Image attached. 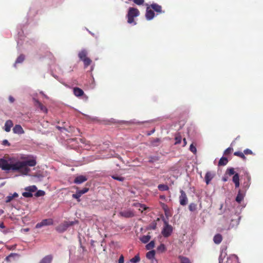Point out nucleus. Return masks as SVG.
<instances>
[{
	"label": "nucleus",
	"mask_w": 263,
	"mask_h": 263,
	"mask_svg": "<svg viewBox=\"0 0 263 263\" xmlns=\"http://www.w3.org/2000/svg\"><path fill=\"white\" fill-rule=\"evenodd\" d=\"M155 247V242L154 240L151 241L149 243L146 245V249L148 250H150L154 248Z\"/></svg>",
	"instance_id": "nucleus-31"
},
{
	"label": "nucleus",
	"mask_w": 263,
	"mask_h": 263,
	"mask_svg": "<svg viewBox=\"0 0 263 263\" xmlns=\"http://www.w3.org/2000/svg\"><path fill=\"white\" fill-rule=\"evenodd\" d=\"M158 188L160 191H167L169 189L167 185L162 184L158 185Z\"/></svg>",
	"instance_id": "nucleus-29"
},
{
	"label": "nucleus",
	"mask_w": 263,
	"mask_h": 263,
	"mask_svg": "<svg viewBox=\"0 0 263 263\" xmlns=\"http://www.w3.org/2000/svg\"><path fill=\"white\" fill-rule=\"evenodd\" d=\"M234 155L235 156H238V157H240L241 158H242L243 160H245L246 159V157H245L244 153L241 152H240V151L235 152L234 153Z\"/></svg>",
	"instance_id": "nucleus-30"
},
{
	"label": "nucleus",
	"mask_w": 263,
	"mask_h": 263,
	"mask_svg": "<svg viewBox=\"0 0 263 263\" xmlns=\"http://www.w3.org/2000/svg\"><path fill=\"white\" fill-rule=\"evenodd\" d=\"M112 178L115 180H118L120 181H122L124 180L123 177H121V176H115V175L112 176Z\"/></svg>",
	"instance_id": "nucleus-42"
},
{
	"label": "nucleus",
	"mask_w": 263,
	"mask_h": 263,
	"mask_svg": "<svg viewBox=\"0 0 263 263\" xmlns=\"http://www.w3.org/2000/svg\"><path fill=\"white\" fill-rule=\"evenodd\" d=\"M175 144H179L181 141V137L180 136H176L175 138Z\"/></svg>",
	"instance_id": "nucleus-47"
},
{
	"label": "nucleus",
	"mask_w": 263,
	"mask_h": 263,
	"mask_svg": "<svg viewBox=\"0 0 263 263\" xmlns=\"http://www.w3.org/2000/svg\"><path fill=\"white\" fill-rule=\"evenodd\" d=\"M147 135H148V136H150V135H151V133H148Z\"/></svg>",
	"instance_id": "nucleus-57"
},
{
	"label": "nucleus",
	"mask_w": 263,
	"mask_h": 263,
	"mask_svg": "<svg viewBox=\"0 0 263 263\" xmlns=\"http://www.w3.org/2000/svg\"><path fill=\"white\" fill-rule=\"evenodd\" d=\"M120 216L125 218L133 217L135 216V213L133 210L130 209H127L123 210L119 213Z\"/></svg>",
	"instance_id": "nucleus-5"
},
{
	"label": "nucleus",
	"mask_w": 263,
	"mask_h": 263,
	"mask_svg": "<svg viewBox=\"0 0 263 263\" xmlns=\"http://www.w3.org/2000/svg\"><path fill=\"white\" fill-rule=\"evenodd\" d=\"M248 182H245L244 183V184H243V187L245 188V190L246 191L248 189H249V186H250V182H249V181H250V176H248Z\"/></svg>",
	"instance_id": "nucleus-40"
},
{
	"label": "nucleus",
	"mask_w": 263,
	"mask_h": 263,
	"mask_svg": "<svg viewBox=\"0 0 263 263\" xmlns=\"http://www.w3.org/2000/svg\"><path fill=\"white\" fill-rule=\"evenodd\" d=\"M140 260V258L139 255H137L134 257L131 258L126 263H137V262H139Z\"/></svg>",
	"instance_id": "nucleus-24"
},
{
	"label": "nucleus",
	"mask_w": 263,
	"mask_h": 263,
	"mask_svg": "<svg viewBox=\"0 0 263 263\" xmlns=\"http://www.w3.org/2000/svg\"><path fill=\"white\" fill-rule=\"evenodd\" d=\"M2 144H3V145H4L5 146H9L10 145L9 142L7 140H4L2 142Z\"/></svg>",
	"instance_id": "nucleus-49"
},
{
	"label": "nucleus",
	"mask_w": 263,
	"mask_h": 263,
	"mask_svg": "<svg viewBox=\"0 0 263 263\" xmlns=\"http://www.w3.org/2000/svg\"><path fill=\"white\" fill-rule=\"evenodd\" d=\"M77 222L78 221L77 220L72 221H64L56 228V230L59 232L62 233L65 231L68 227L73 225L75 223H77Z\"/></svg>",
	"instance_id": "nucleus-4"
},
{
	"label": "nucleus",
	"mask_w": 263,
	"mask_h": 263,
	"mask_svg": "<svg viewBox=\"0 0 263 263\" xmlns=\"http://www.w3.org/2000/svg\"><path fill=\"white\" fill-rule=\"evenodd\" d=\"M23 231L25 232H27L29 231V228H25V229H24L23 230Z\"/></svg>",
	"instance_id": "nucleus-53"
},
{
	"label": "nucleus",
	"mask_w": 263,
	"mask_h": 263,
	"mask_svg": "<svg viewBox=\"0 0 263 263\" xmlns=\"http://www.w3.org/2000/svg\"><path fill=\"white\" fill-rule=\"evenodd\" d=\"M82 61L84 62L85 68L87 67L92 62V61L88 57L86 59H84Z\"/></svg>",
	"instance_id": "nucleus-28"
},
{
	"label": "nucleus",
	"mask_w": 263,
	"mask_h": 263,
	"mask_svg": "<svg viewBox=\"0 0 263 263\" xmlns=\"http://www.w3.org/2000/svg\"><path fill=\"white\" fill-rule=\"evenodd\" d=\"M154 12L150 9L149 7H147L146 8V12L145 14V17L147 20H151L154 17Z\"/></svg>",
	"instance_id": "nucleus-12"
},
{
	"label": "nucleus",
	"mask_w": 263,
	"mask_h": 263,
	"mask_svg": "<svg viewBox=\"0 0 263 263\" xmlns=\"http://www.w3.org/2000/svg\"><path fill=\"white\" fill-rule=\"evenodd\" d=\"M151 132H155V129H153Z\"/></svg>",
	"instance_id": "nucleus-58"
},
{
	"label": "nucleus",
	"mask_w": 263,
	"mask_h": 263,
	"mask_svg": "<svg viewBox=\"0 0 263 263\" xmlns=\"http://www.w3.org/2000/svg\"><path fill=\"white\" fill-rule=\"evenodd\" d=\"M73 91L74 95L78 97H81L84 94L83 90L79 87L73 88Z\"/></svg>",
	"instance_id": "nucleus-14"
},
{
	"label": "nucleus",
	"mask_w": 263,
	"mask_h": 263,
	"mask_svg": "<svg viewBox=\"0 0 263 263\" xmlns=\"http://www.w3.org/2000/svg\"><path fill=\"white\" fill-rule=\"evenodd\" d=\"M0 228H1V229L5 228V226L3 222H0Z\"/></svg>",
	"instance_id": "nucleus-52"
},
{
	"label": "nucleus",
	"mask_w": 263,
	"mask_h": 263,
	"mask_svg": "<svg viewBox=\"0 0 263 263\" xmlns=\"http://www.w3.org/2000/svg\"><path fill=\"white\" fill-rule=\"evenodd\" d=\"M140 15V11L137 8L134 7H129L127 14H126V17L127 18V23L130 24H133L134 25H136V22L134 18Z\"/></svg>",
	"instance_id": "nucleus-2"
},
{
	"label": "nucleus",
	"mask_w": 263,
	"mask_h": 263,
	"mask_svg": "<svg viewBox=\"0 0 263 263\" xmlns=\"http://www.w3.org/2000/svg\"><path fill=\"white\" fill-rule=\"evenodd\" d=\"M18 197V194L15 192L13 194H9V195L6 197V202H10L14 198Z\"/></svg>",
	"instance_id": "nucleus-16"
},
{
	"label": "nucleus",
	"mask_w": 263,
	"mask_h": 263,
	"mask_svg": "<svg viewBox=\"0 0 263 263\" xmlns=\"http://www.w3.org/2000/svg\"><path fill=\"white\" fill-rule=\"evenodd\" d=\"M189 210L191 212H194L197 209V204L194 203H191L189 206Z\"/></svg>",
	"instance_id": "nucleus-32"
},
{
	"label": "nucleus",
	"mask_w": 263,
	"mask_h": 263,
	"mask_svg": "<svg viewBox=\"0 0 263 263\" xmlns=\"http://www.w3.org/2000/svg\"><path fill=\"white\" fill-rule=\"evenodd\" d=\"M52 224L53 220L52 219H45L43 220L41 222L37 223L35 226V228L39 229L44 226L52 225Z\"/></svg>",
	"instance_id": "nucleus-6"
},
{
	"label": "nucleus",
	"mask_w": 263,
	"mask_h": 263,
	"mask_svg": "<svg viewBox=\"0 0 263 263\" xmlns=\"http://www.w3.org/2000/svg\"><path fill=\"white\" fill-rule=\"evenodd\" d=\"M233 182H236L239 181V176L238 173H236L233 177Z\"/></svg>",
	"instance_id": "nucleus-37"
},
{
	"label": "nucleus",
	"mask_w": 263,
	"mask_h": 263,
	"mask_svg": "<svg viewBox=\"0 0 263 263\" xmlns=\"http://www.w3.org/2000/svg\"><path fill=\"white\" fill-rule=\"evenodd\" d=\"M87 178L86 176L83 175H79L76 177L74 180V183L76 184H81L86 181Z\"/></svg>",
	"instance_id": "nucleus-10"
},
{
	"label": "nucleus",
	"mask_w": 263,
	"mask_h": 263,
	"mask_svg": "<svg viewBox=\"0 0 263 263\" xmlns=\"http://www.w3.org/2000/svg\"><path fill=\"white\" fill-rule=\"evenodd\" d=\"M133 1L138 5H143L144 2V0H133Z\"/></svg>",
	"instance_id": "nucleus-43"
},
{
	"label": "nucleus",
	"mask_w": 263,
	"mask_h": 263,
	"mask_svg": "<svg viewBox=\"0 0 263 263\" xmlns=\"http://www.w3.org/2000/svg\"><path fill=\"white\" fill-rule=\"evenodd\" d=\"M214 242L216 244L220 243L222 241V236L220 234L216 235L213 238Z\"/></svg>",
	"instance_id": "nucleus-23"
},
{
	"label": "nucleus",
	"mask_w": 263,
	"mask_h": 263,
	"mask_svg": "<svg viewBox=\"0 0 263 263\" xmlns=\"http://www.w3.org/2000/svg\"><path fill=\"white\" fill-rule=\"evenodd\" d=\"M228 162V160L227 158L224 157H222L218 162V165L220 166L226 165Z\"/></svg>",
	"instance_id": "nucleus-22"
},
{
	"label": "nucleus",
	"mask_w": 263,
	"mask_h": 263,
	"mask_svg": "<svg viewBox=\"0 0 263 263\" xmlns=\"http://www.w3.org/2000/svg\"><path fill=\"white\" fill-rule=\"evenodd\" d=\"M214 177V174L210 172H208L205 176V181L206 184H209Z\"/></svg>",
	"instance_id": "nucleus-17"
},
{
	"label": "nucleus",
	"mask_w": 263,
	"mask_h": 263,
	"mask_svg": "<svg viewBox=\"0 0 263 263\" xmlns=\"http://www.w3.org/2000/svg\"><path fill=\"white\" fill-rule=\"evenodd\" d=\"M22 195L24 197H26V198H30V197H32V196H33V194L32 193H30L27 191H25L24 192H23L22 193Z\"/></svg>",
	"instance_id": "nucleus-38"
},
{
	"label": "nucleus",
	"mask_w": 263,
	"mask_h": 263,
	"mask_svg": "<svg viewBox=\"0 0 263 263\" xmlns=\"http://www.w3.org/2000/svg\"><path fill=\"white\" fill-rule=\"evenodd\" d=\"M244 155H252L253 154V152L250 149H246L243 151Z\"/></svg>",
	"instance_id": "nucleus-46"
},
{
	"label": "nucleus",
	"mask_w": 263,
	"mask_h": 263,
	"mask_svg": "<svg viewBox=\"0 0 263 263\" xmlns=\"http://www.w3.org/2000/svg\"><path fill=\"white\" fill-rule=\"evenodd\" d=\"M227 173L230 175H235L234 169L233 167L228 168L227 170Z\"/></svg>",
	"instance_id": "nucleus-35"
},
{
	"label": "nucleus",
	"mask_w": 263,
	"mask_h": 263,
	"mask_svg": "<svg viewBox=\"0 0 263 263\" xmlns=\"http://www.w3.org/2000/svg\"><path fill=\"white\" fill-rule=\"evenodd\" d=\"M53 259V256L51 254L44 256L39 263H51Z\"/></svg>",
	"instance_id": "nucleus-11"
},
{
	"label": "nucleus",
	"mask_w": 263,
	"mask_h": 263,
	"mask_svg": "<svg viewBox=\"0 0 263 263\" xmlns=\"http://www.w3.org/2000/svg\"><path fill=\"white\" fill-rule=\"evenodd\" d=\"M24 55L23 54L20 55L16 60L15 62L14 63V66L15 67L17 64L22 63L24 61Z\"/></svg>",
	"instance_id": "nucleus-27"
},
{
	"label": "nucleus",
	"mask_w": 263,
	"mask_h": 263,
	"mask_svg": "<svg viewBox=\"0 0 263 263\" xmlns=\"http://www.w3.org/2000/svg\"><path fill=\"white\" fill-rule=\"evenodd\" d=\"M44 195L45 192L42 190H39L35 194V196L36 197H41L44 196Z\"/></svg>",
	"instance_id": "nucleus-36"
},
{
	"label": "nucleus",
	"mask_w": 263,
	"mask_h": 263,
	"mask_svg": "<svg viewBox=\"0 0 263 263\" xmlns=\"http://www.w3.org/2000/svg\"><path fill=\"white\" fill-rule=\"evenodd\" d=\"M124 258L123 255H121L119 259L118 263H124Z\"/></svg>",
	"instance_id": "nucleus-48"
},
{
	"label": "nucleus",
	"mask_w": 263,
	"mask_h": 263,
	"mask_svg": "<svg viewBox=\"0 0 263 263\" xmlns=\"http://www.w3.org/2000/svg\"><path fill=\"white\" fill-rule=\"evenodd\" d=\"M133 205L134 206H136L139 209V211H141L142 212L146 210L148 208L144 204H140L139 203H134Z\"/></svg>",
	"instance_id": "nucleus-20"
},
{
	"label": "nucleus",
	"mask_w": 263,
	"mask_h": 263,
	"mask_svg": "<svg viewBox=\"0 0 263 263\" xmlns=\"http://www.w3.org/2000/svg\"><path fill=\"white\" fill-rule=\"evenodd\" d=\"M234 184H235V187H238L239 186V182H234Z\"/></svg>",
	"instance_id": "nucleus-51"
},
{
	"label": "nucleus",
	"mask_w": 263,
	"mask_h": 263,
	"mask_svg": "<svg viewBox=\"0 0 263 263\" xmlns=\"http://www.w3.org/2000/svg\"><path fill=\"white\" fill-rule=\"evenodd\" d=\"M34 105L36 107L39 108L41 111L44 113H47V108L46 106L43 105L39 100L34 99Z\"/></svg>",
	"instance_id": "nucleus-9"
},
{
	"label": "nucleus",
	"mask_w": 263,
	"mask_h": 263,
	"mask_svg": "<svg viewBox=\"0 0 263 263\" xmlns=\"http://www.w3.org/2000/svg\"><path fill=\"white\" fill-rule=\"evenodd\" d=\"M155 255V251L154 250H152L146 253V256L149 259H153L154 258Z\"/></svg>",
	"instance_id": "nucleus-25"
},
{
	"label": "nucleus",
	"mask_w": 263,
	"mask_h": 263,
	"mask_svg": "<svg viewBox=\"0 0 263 263\" xmlns=\"http://www.w3.org/2000/svg\"><path fill=\"white\" fill-rule=\"evenodd\" d=\"M36 164L34 157L20 161L14 157L0 159V168L6 172H19L22 175L27 176L30 172L28 166H34Z\"/></svg>",
	"instance_id": "nucleus-1"
},
{
	"label": "nucleus",
	"mask_w": 263,
	"mask_h": 263,
	"mask_svg": "<svg viewBox=\"0 0 263 263\" xmlns=\"http://www.w3.org/2000/svg\"><path fill=\"white\" fill-rule=\"evenodd\" d=\"M165 246L163 244H161L158 247V251H160L161 252H163L164 251H165Z\"/></svg>",
	"instance_id": "nucleus-45"
},
{
	"label": "nucleus",
	"mask_w": 263,
	"mask_h": 263,
	"mask_svg": "<svg viewBox=\"0 0 263 263\" xmlns=\"http://www.w3.org/2000/svg\"><path fill=\"white\" fill-rule=\"evenodd\" d=\"M13 124L11 120H8L6 121L4 125V129L6 132H10L11 127L13 126Z\"/></svg>",
	"instance_id": "nucleus-15"
},
{
	"label": "nucleus",
	"mask_w": 263,
	"mask_h": 263,
	"mask_svg": "<svg viewBox=\"0 0 263 263\" xmlns=\"http://www.w3.org/2000/svg\"><path fill=\"white\" fill-rule=\"evenodd\" d=\"M222 180H223V181L226 182V181H227V179L226 178H223L222 179Z\"/></svg>",
	"instance_id": "nucleus-56"
},
{
	"label": "nucleus",
	"mask_w": 263,
	"mask_h": 263,
	"mask_svg": "<svg viewBox=\"0 0 263 263\" xmlns=\"http://www.w3.org/2000/svg\"><path fill=\"white\" fill-rule=\"evenodd\" d=\"M18 255L16 253H11L9 255L6 257V260L8 261H10L11 260V258L14 256H17Z\"/></svg>",
	"instance_id": "nucleus-39"
},
{
	"label": "nucleus",
	"mask_w": 263,
	"mask_h": 263,
	"mask_svg": "<svg viewBox=\"0 0 263 263\" xmlns=\"http://www.w3.org/2000/svg\"><path fill=\"white\" fill-rule=\"evenodd\" d=\"M37 190V187L35 185H31L25 188V191L30 193H33Z\"/></svg>",
	"instance_id": "nucleus-21"
},
{
	"label": "nucleus",
	"mask_w": 263,
	"mask_h": 263,
	"mask_svg": "<svg viewBox=\"0 0 263 263\" xmlns=\"http://www.w3.org/2000/svg\"><path fill=\"white\" fill-rule=\"evenodd\" d=\"M179 259L181 263H191L190 259L187 257L179 256Z\"/></svg>",
	"instance_id": "nucleus-33"
},
{
	"label": "nucleus",
	"mask_w": 263,
	"mask_h": 263,
	"mask_svg": "<svg viewBox=\"0 0 263 263\" xmlns=\"http://www.w3.org/2000/svg\"><path fill=\"white\" fill-rule=\"evenodd\" d=\"M180 196H179V202L181 205H185L187 203V197L184 191L180 190Z\"/></svg>",
	"instance_id": "nucleus-7"
},
{
	"label": "nucleus",
	"mask_w": 263,
	"mask_h": 263,
	"mask_svg": "<svg viewBox=\"0 0 263 263\" xmlns=\"http://www.w3.org/2000/svg\"><path fill=\"white\" fill-rule=\"evenodd\" d=\"M163 222L164 226L161 233L164 237H167L171 235L173 232V227L168 224L167 220L164 219Z\"/></svg>",
	"instance_id": "nucleus-3"
},
{
	"label": "nucleus",
	"mask_w": 263,
	"mask_h": 263,
	"mask_svg": "<svg viewBox=\"0 0 263 263\" xmlns=\"http://www.w3.org/2000/svg\"><path fill=\"white\" fill-rule=\"evenodd\" d=\"M88 191V189L85 187L81 190L77 191L76 194L72 195V197L77 199L78 201H80V197L84 194L87 193Z\"/></svg>",
	"instance_id": "nucleus-8"
},
{
	"label": "nucleus",
	"mask_w": 263,
	"mask_h": 263,
	"mask_svg": "<svg viewBox=\"0 0 263 263\" xmlns=\"http://www.w3.org/2000/svg\"><path fill=\"white\" fill-rule=\"evenodd\" d=\"M183 141H184V146L186 144V140L185 138L183 139Z\"/></svg>",
	"instance_id": "nucleus-55"
},
{
	"label": "nucleus",
	"mask_w": 263,
	"mask_h": 263,
	"mask_svg": "<svg viewBox=\"0 0 263 263\" xmlns=\"http://www.w3.org/2000/svg\"><path fill=\"white\" fill-rule=\"evenodd\" d=\"M233 151V148L232 147H228L227 148L224 152V155H228L230 154Z\"/></svg>",
	"instance_id": "nucleus-44"
},
{
	"label": "nucleus",
	"mask_w": 263,
	"mask_h": 263,
	"mask_svg": "<svg viewBox=\"0 0 263 263\" xmlns=\"http://www.w3.org/2000/svg\"><path fill=\"white\" fill-rule=\"evenodd\" d=\"M245 195V192H242L240 190H239L237 195L236 197V199H235L236 201L238 203H240L243 200Z\"/></svg>",
	"instance_id": "nucleus-13"
},
{
	"label": "nucleus",
	"mask_w": 263,
	"mask_h": 263,
	"mask_svg": "<svg viewBox=\"0 0 263 263\" xmlns=\"http://www.w3.org/2000/svg\"><path fill=\"white\" fill-rule=\"evenodd\" d=\"M87 55V51L85 49H83L80 51L78 53V57L81 61H83L84 59H86Z\"/></svg>",
	"instance_id": "nucleus-18"
},
{
	"label": "nucleus",
	"mask_w": 263,
	"mask_h": 263,
	"mask_svg": "<svg viewBox=\"0 0 263 263\" xmlns=\"http://www.w3.org/2000/svg\"><path fill=\"white\" fill-rule=\"evenodd\" d=\"M151 7L157 12H158V13L162 12L161 6L157 4H152L151 5Z\"/></svg>",
	"instance_id": "nucleus-19"
},
{
	"label": "nucleus",
	"mask_w": 263,
	"mask_h": 263,
	"mask_svg": "<svg viewBox=\"0 0 263 263\" xmlns=\"http://www.w3.org/2000/svg\"><path fill=\"white\" fill-rule=\"evenodd\" d=\"M13 132H24V130L20 125L17 124L13 127Z\"/></svg>",
	"instance_id": "nucleus-34"
},
{
	"label": "nucleus",
	"mask_w": 263,
	"mask_h": 263,
	"mask_svg": "<svg viewBox=\"0 0 263 263\" xmlns=\"http://www.w3.org/2000/svg\"><path fill=\"white\" fill-rule=\"evenodd\" d=\"M190 150L194 154L196 153L197 149L196 147L193 145V144H191L190 146Z\"/></svg>",
	"instance_id": "nucleus-41"
},
{
	"label": "nucleus",
	"mask_w": 263,
	"mask_h": 263,
	"mask_svg": "<svg viewBox=\"0 0 263 263\" xmlns=\"http://www.w3.org/2000/svg\"><path fill=\"white\" fill-rule=\"evenodd\" d=\"M151 236L147 235H144V236H143L142 237H141L140 238V240L144 243H147V242H148L149 241V240L151 239Z\"/></svg>",
	"instance_id": "nucleus-26"
},
{
	"label": "nucleus",
	"mask_w": 263,
	"mask_h": 263,
	"mask_svg": "<svg viewBox=\"0 0 263 263\" xmlns=\"http://www.w3.org/2000/svg\"><path fill=\"white\" fill-rule=\"evenodd\" d=\"M9 101L11 102V103H13L14 102V99L13 97L12 96H9Z\"/></svg>",
	"instance_id": "nucleus-50"
},
{
	"label": "nucleus",
	"mask_w": 263,
	"mask_h": 263,
	"mask_svg": "<svg viewBox=\"0 0 263 263\" xmlns=\"http://www.w3.org/2000/svg\"><path fill=\"white\" fill-rule=\"evenodd\" d=\"M4 213L3 210L0 209V215H2Z\"/></svg>",
	"instance_id": "nucleus-54"
}]
</instances>
